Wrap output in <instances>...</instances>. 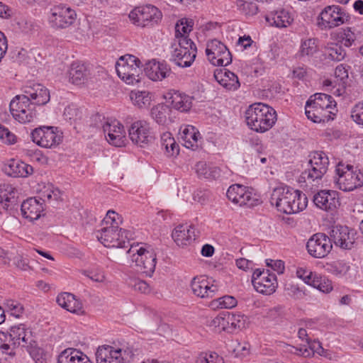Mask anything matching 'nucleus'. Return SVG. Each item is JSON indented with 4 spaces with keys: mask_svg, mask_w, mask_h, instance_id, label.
Masks as SVG:
<instances>
[{
    "mask_svg": "<svg viewBox=\"0 0 363 363\" xmlns=\"http://www.w3.org/2000/svg\"><path fill=\"white\" fill-rule=\"evenodd\" d=\"M23 94L16 96L10 102L9 110L13 118L21 124L30 123L35 117L34 105L45 104V86L29 82L22 88Z\"/></svg>",
    "mask_w": 363,
    "mask_h": 363,
    "instance_id": "f257e3e1",
    "label": "nucleus"
},
{
    "mask_svg": "<svg viewBox=\"0 0 363 363\" xmlns=\"http://www.w3.org/2000/svg\"><path fill=\"white\" fill-rule=\"evenodd\" d=\"M1 339L9 341L13 347H25L35 363H45V350L42 338L26 324L11 326L6 331H0Z\"/></svg>",
    "mask_w": 363,
    "mask_h": 363,
    "instance_id": "f03ea898",
    "label": "nucleus"
},
{
    "mask_svg": "<svg viewBox=\"0 0 363 363\" xmlns=\"http://www.w3.org/2000/svg\"><path fill=\"white\" fill-rule=\"evenodd\" d=\"M270 203L277 209L286 214L298 213L304 210L308 204V199L305 194L289 186L275 188L270 197Z\"/></svg>",
    "mask_w": 363,
    "mask_h": 363,
    "instance_id": "7ed1b4c3",
    "label": "nucleus"
},
{
    "mask_svg": "<svg viewBox=\"0 0 363 363\" xmlns=\"http://www.w3.org/2000/svg\"><path fill=\"white\" fill-rule=\"evenodd\" d=\"M275 110L263 103L250 105L245 111L247 126L258 133H264L273 127L277 121Z\"/></svg>",
    "mask_w": 363,
    "mask_h": 363,
    "instance_id": "20e7f679",
    "label": "nucleus"
},
{
    "mask_svg": "<svg viewBox=\"0 0 363 363\" xmlns=\"http://www.w3.org/2000/svg\"><path fill=\"white\" fill-rule=\"evenodd\" d=\"M126 255L142 273L149 277L152 275L155 270L157 254L151 245H145V247H139L138 245H131Z\"/></svg>",
    "mask_w": 363,
    "mask_h": 363,
    "instance_id": "39448f33",
    "label": "nucleus"
},
{
    "mask_svg": "<svg viewBox=\"0 0 363 363\" xmlns=\"http://www.w3.org/2000/svg\"><path fill=\"white\" fill-rule=\"evenodd\" d=\"M335 171L338 175L335 184L340 190L350 191L363 186V173L354 170L353 166L339 162Z\"/></svg>",
    "mask_w": 363,
    "mask_h": 363,
    "instance_id": "423d86ee",
    "label": "nucleus"
},
{
    "mask_svg": "<svg viewBox=\"0 0 363 363\" xmlns=\"http://www.w3.org/2000/svg\"><path fill=\"white\" fill-rule=\"evenodd\" d=\"M130 233L118 225L102 228L96 233V237L106 247L126 248L130 246Z\"/></svg>",
    "mask_w": 363,
    "mask_h": 363,
    "instance_id": "0eeeda50",
    "label": "nucleus"
},
{
    "mask_svg": "<svg viewBox=\"0 0 363 363\" xmlns=\"http://www.w3.org/2000/svg\"><path fill=\"white\" fill-rule=\"evenodd\" d=\"M128 16L134 25L144 28L157 24L162 18V13L155 6L147 4L135 7Z\"/></svg>",
    "mask_w": 363,
    "mask_h": 363,
    "instance_id": "6e6552de",
    "label": "nucleus"
},
{
    "mask_svg": "<svg viewBox=\"0 0 363 363\" xmlns=\"http://www.w3.org/2000/svg\"><path fill=\"white\" fill-rule=\"evenodd\" d=\"M141 65L140 60L134 55L121 56L116 64V69L118 77L128 84L138 82V71Z\"/></svg>",
    "mask_w": 363,
    "mask_h": 363,
    "instance_id": "1a4fd4ad",
    "label": "nucleus"
},
{
    "mask_svg": "<svg viewBox=\"0 0 363 363\" xmlns=\"http://www.w3.org/2000/svg\"><path fill=\"white\" fill-rule=\"evenodd\" d=\"M228 199L240 206L252 208L262 203L259 196L248 187L240 184L231 185L226 193Z\"/></svg>",
    "mask_w": 363,
    "mask_h": 363,
    "instance_id": "9d476101",
    "label": "nucleus"
},
{
    "mask_svg": "<svg viewBox=\"0 0 363 363\" xmlns=\"http://www.w3.org/2000/svg\"><path fill=\"white\" fill-rule=\"evenodd\" d=\"M349 16L339 6H326L318 17V26L322 29H330L342 25Z\"/></svg>",
    "mask_w": 363,
    "mask_h": 363,
    "instance_id": "9b49d317",
    "label": "nucleus"
},
{
    "mask_svg": "<svg viewBox=\"0 0 363 363\" xmlns=\"http://www.w3.org/2000/svg\"><path fill=\"white\" fill-rule=\"evenodd\" d=\"M206 54L214 66L225 67L232 62L230 52L223 43L216 39L207 43Z\"/></svg>",
    "mask_w": 363,
    "mask_h": 363,
    "instance_id": "f8f14e48",
    "label": "nucleus"
},
{
    "mask_svg": "<svg viewBox=\"0 0 363 363\" xmlns=\"http://www.w3.org/2000/svg\"><path fill=\"white\" fill-rule=\"evenodd\" d=\"M76 17V12L69 7L57 5L50 9L48 22L51 28L62 29L72 25Z\"/></svg>",
    "mask_w": 363,
    "mask_h": 363,
    "instance_id": "ddd939ff",
    "label": "nucleus"
},
{
    "mask_svg": "<svg viewBox=\"0 0 363 363\" xmlns=\"http://www.w3.org/2000/svg\"><path fill=\"white\" fill-rule=\"evenodd\" d=\"M128 134L133 143L141 147L148 145L155 139L150 124L145 121H137L133 123L128 129Z\"/></svg>",
    "mask_w": 363,
    "mask_h": 363,
    "instance_id": "4468645a",
    "label": "nucleus"
},
{
    "mask_svg": "<svg viewBox=\"0 0 363 363\" xmlns=\"http://www.w3.org/2000/svg\"><path fill=\"white\" fill-rule=\"evenodd\" d=\"M306 248L310 255L323 258L333 248L330 238L324 233H315L308 240Z\"/></svg>",
    "mask_w": 363,
    "mask_h": 363,
    "instance_id": "2eb2a0df",
    "label": "nucleus"
},
{
    "mask_svg": "<svg viewBox=\"0 0 363 363\" xmlns=\"http://www.w3.org/2000/svg\"><path fill=\"white\" fill-rule=\"evenodd\" d=\"M103 131L106 140L116 147L124 145L123 126L117 121H106L102 124Z\"/></svg>",
    "mask_w": 363,
    "mask_h": 363,
    "instance_id": "dca6fc26",
    "label": "nucleus"
},
{
    "mask_svg": "<svg viewBox=\"0 0 363 363\" xmlns=\"http://www.w3.org/2000/svg\"><path fill=\"white\" fill-rule=\"evenodd\" d=\"M6 174L14 178H26L33 172V167L18 159H10L3 166Z\"/></svg>",
    "mask_w": 363,
    "mask_h": 363,
    "instance_id": "f3484780",
    "label": "nucleus"
},
{
    "mask_svg": "<svg viewBox=\"0 0 363 363\" xmlns=\"http://www.w3.org/2000/svg\"><path fill=\"white\" fill-rule=\"evenodd\" d=\"M330 238L335 245L344 250H350L354 243V237L350 235V230L346 226H335L330 232Z\"/></svg>",
    "mask_w": 363,
    "mask_h": 363,
    "instance_id": "a211bd4d",
    "label": "nucleus"
},
{
    "mask_svg": "<svg viewBox=\"0 0 363 363\" xmlns=\"http://www.w3.org/2000/svg\"><path fill=\"white\" fill-rule=\"evenodd\" d=\"M338 193L331 190H321L313 196V203L319 208L329 211L339 205Z\"/></svg>",
    "mask_w": 363,
    "mask_h": 363,
    "instance_id": "6ab92c4d",
    "label": "nucleus"
},
{
    "mask_svg": "<svg viewBox=\"0 0 363 363\" xmlns=\"http://www.w3.org/2000/svg\"><path fill=\"white\" fill-rule=\"evenodd\" d=\"M146 76L152 81H162L171 74V69L164 62H157L155 60L149 61L144 68Z\"/></svg>",
    "mask_w": 363,
    "mask_h": 363,
    "instance_id": "aec40b11",
    "label": "nucleus"
},
{
    "mask_svg": "<svg viewBox=\"0 0 363 363\" xmlns=\"http://www.w3.org/2000/svg\"><path fill=\"white\" fill-rule=\"evenodd\" d=\"M306 116L307 118L314 123H325L333 119L335 113L328 109L319 107L314 104L311 99H309L306 104Z\"/></svg>",
    "mask_w": 363,
    "mask_h": 363,
    "instance_id": "412c9836",
    "label": "nucleus"
},
{
    "mask_svg": "<svg viewBox=\"0 0 363 363\" xmlns=\"http://www.w3.org/2000/svg\"><path fill=\"white\" fill-rule=\"evenodd\" d=\"M57 303L67 311L78 315L85 314V311L82 301L76 298V296L70 293H62L57 297Z\"/></svg>",
    "mask_w": 363,
    "mask_h": 363,
    "instance_id": "4be33fe9",
    "label": "nucleus"
},
{
    "mask_svg": "<svg viewBox=\"0 0 363 363\" xmlns=\"http://www.w3.org/2000/svg\"><path fill=\"white\" fill-rule=\"evenodd\" d=\"M18 191L11 184H0V203L6 211H12L18 206Z\"/></svg>",
    "mask_w": 363,
    "mask_h": 363,
    "instance_id": "5701e85b",
    "label": "nucleus"
},
{
    "mask_svg": "<svg viewBox=\"0 0 363 363\" xmlns=\"http://www.w3.org/2000/svg\"><path fill=\"white\" fill-rule=\"evenodd\" d=\"M21 210L25 218L33 221L40 218L44 208L40 200L36 198H29L21 203Z\"/></svg>",
    "mask_w": 363,
    "mask_h": 363,
    "instance_id": "b1692460",
    "label": "nucleus"
},
{
    "mask_svg": "<svg viewBox=\"0 0 363 363\" xmlns=\"http://www.w3.org/2000/svg\"><path fill=\"white\" fill-rule=\"evenodd\" d=\"M122 349L114 350L109 345L99 347L96 352L97 363H123Z\"/></svg>",
    "mask_w": 363,
    "mask_h": 363,
    "instance_id": "393cba45",
    "label": "nucleus"
},
{
    "mask_svg": "<svg viewBox=\"0 0 363 363\" xmlns=\"http://www.w3.org/2000/svg\"><path fill=\"white\" fill-rule=\"evenodd\" d=\"M214 78L221 86L228 90L235 91L240 86L237 75L225 68L216 69L214 71Z\"/></svg>",
    "mask_w": 363,
    "mask_h": 363,
    "instance_id": "a878e982",
    "label": "nucleus"
},
{
    "mask_svg": "<svg viewBox=\"0 0 363 363\" xmlns=\"http://www.w3.org/2000/svg\"><path fill=\"white\" fill-rule=\"evenodd\" d=\"M191 287L193 293L201 298H211L218 291L216 286H209V283L204 277H194L191 281Z\"/></svg>",
    "mask_w": 363,
    "mask_h": 363,
    "instance_id": "bb28decb",
    "label": "nucleus"
},
{
    "mask_svg": "<svg viewBox=\"0 0 363 363\" xmlns=\"http://www.w3.org/2000/svg\"><path fill=\"white\" fill-rule=\"evenodd\" d=\"M62 191L52 184H47V213L52 216L55 209H60L62 207Z\"/></svg>",
    "mask_w": 363,
    "mask_h": 363,
    "instance_id": "cd10ccee",
    "label": "nucleus"
},
{
    "mask_svg": "<svg viewBox=\"0 0 363 363\" xmlns=\"http://www.w3.org/2000/svg\"><path fill=\"white\" fill-rule=\"evenodd\" d=\"M172 238L178 246L184 247L194 240L198 235L195 234V229L192 226L188 228L184 225H179L172 232Z\"/></svg>",
    "mask_w": 363,
    "mask_h": 363,
    "instance_id": "c85d7f7f",
    "label": "nucleus"
},
{
    "mask_svg": "<svg viewBox=\"0 0 363 363\" xmlns=\"http://www.w3.org/2000/svg\"><path fill=\"white\" fill-rule=\"evenodd\" d=\"M57 363H92V362L80 350L67 348L59 354Z\"/></svg>",
    "mask_w": 363,
    "mask_h": 363,
    "instance_id": "c756f323",
    "label": "nucleus"
},
{
    "mask_svg": "<svg viewBox=\"0 0 363 363\" xmlns=\"http://www.w3.org/2000/svg\"><path fill=\"white\" fill-rule=\"evenodd\" d=\"M196 56V51L193 50L190 51L186 48H175L172 52L171 60L174 61L176 65L182 67H189L194 62Z\"/></svg>",
    "mask_w": 363,
    "mask_h": 363,
    "instance_id": "7c9ffc66",
    "label": "nucleus"
},
{
    "mask_svg": "<svg viewBox=\"0 0 363 363\" xmlns=\"http://www.w3.org/2000/svg\"><path fill=\"white\" fill-rule=\"evenodd\" d=\"M88 75L89 71L86 67L79 62H72L68 71L69 82L76 85L84 84Z\"/></svg>",
    "mask_w": 363,
    "mask_h": 363,
    "instance_id": "2f4dec72",
    "label": "nucleus"
},
{
    "mask_svg": "<svg viewBox=\"0 0 363 363\" xmlns=\"http://www.w3.org/2000/svg\"><path fill=\"white\" fill-rule=\"evenodd\" d=\"M168 99L172 108L181 112L188 111L192 106L193 98L179 91H174Z\"/></svg>",
    "mask_w": 363,
    "mask_h": 363,
    "instance_id": "473e14b6",
    "label": "nucleus"
},
{
    "mask_svg": "<svg viewBox=\"0 0 363 363\" xmlns=\"http://www.w3.org/2000/svg\"><path fill=\"white\" fill-rule=\"evenodd\" d=\"M261 283L255 281V290L262 294L270 295L273 294L277 287V277L269 271L260 280Z\"/></svg>",
    "mask_w": 363,
    "mask_h": 363,
    "instance_id": "72a5a7b5",
    "label": "nucleus"
},
{
    "mask_svg": "<svg viewBox=\"0 0 363 363\" xmlns=\"http://www.w3.org/2000/svg\"><path fill=\"white\" fill-rule=\"evenodd\" d=\"M196 173L199 177L208 179H216L220 175V169L215 166L199 162L196 165Z\"/></svg>",
    "mask_w": 363,
    "mask_h": 363,
    "instance_id": "f704fd0d",
    "label": "nucleus"
},
{
    "mask_svg": "<svg viewBox=\"0 0 363 363\" xmlns=\"http://www.w3.org/2000/svg\"><path fill=\"white\" fill-rule=\"evenodd\" d=\"M160 145L164 150L167 156L171 157L179 154V145L176 143L172 134L169 132L164 133L160 138Z\"/></svg>",
    "mask_w": 363,
    "mask_h": 363,
    "instance_id": "c9c22d12",
    "label": "nucleus"
},
{
    "mask_svg": "<svg viewBox=\"0 0 363 363\" xmlns=\"http://www.w3.org/2000/svg\"><path fill=\"white\" fill-rule=\"evenodd\" d=\"M130 97L135 106L145 108L150 106L153 95L147 91H132Z\"/></svg>",
    "mask_w": 363,
    "mask_h": 363,
    "instance_id": "e433bc0d",
    "label": "nucleus"
},
{
    "mask_svg": "<svg viewBox=\"0 0 363 363\" xmlns=\"http://www.w3.org/2000/svg\"><path fill=\"white\" fill-rule=\"evenodd\" d=\"M272 22L277 28H286L293 22V18L285 9L277 11L272 17Z\"/></svg>",
    "mask_w": 363,
    "mask_h": 363,
    "instance_id": "4c0bfd02",
    "label": "nucleus"
},
{
    "mask_svg": "<svg viewBox=\"0 0 363 363\" xmlns=\"http://www.w3.org/2000/svg\"><path fill=\"white\" fill-rule=\"evenodd\" d=\"M325 55L326 59H329L334 62H340L346 57V51L338 44H333L332 46L325 48Z\"/></svg>",
    "mask_w": 363,
    "mask_h": 363,
    "instance_id": "58836bf2",
    "label": "nucleus"
},
{
    "mask_svg": "<svg viewBox=\"0 0 363 363\" xmlns=\"http://www.w3.org/2000/svg\"><path fill=\"white\" fill-rule=\"evenodd\" d=\"M314 99L312 102L314 104L318 105L319 107L323 108L328 110H334L335 108L336 103L333 98L328 94L323 93H317L313 95Z\"/></svg>",
    "mask_w": 363,
    "mask_h": 363,
    "instance_id": "ea45409f",
    "label": "nucleus"
},
{
    "mask_svg": "<svg viewBox=\"0 0 363 363\" xmlns=\"http://www.w3.org/2000/svg\"><path fill=\"white\" fill-rule=\"evenodd\" d=\"M199 136V133L193 126L186 127L182 131V138L185 143V146L188 148L198 147Z\"/></svg>",
    "mask_w": 363,
    "mask_h": 363,
    "instance_id": "a19ab883",
    "label": "nucleus"
},
{
    "mask_svg": "<svg viewBox=\"0 0 363 363\" xmlns=\"http://www.w3.org/2000/svg\"><path fill=\"white\" fill-rule=\"evenodd\" d=\"M62 140V133L57 127L47 125V148L58 145Z\"/></svg>",
    "mask_w": 363,
    "mask_h": 363,
    "instance_id": "79ce46f5",
    "label": "nucleus"
},
{
    "mask_svg": "<svg viewBox=\"0 0 363 363\" xmlns=\"http://www.w3.org/2000/svg\"><path fill=\"white\" fill-rule=\"evenodd\" d=\"M194 26V21L191 19L182 18L175 25V38L188 36Z\"/></svg>",
    "mask_w": 363,
    "mask_h": 363,
    "instance_id": "37998d69",
    "label": "nucleus"
},
{
    "mask_svg": "<svg viewBox=\"0 0 363 363\" xmlns=\"http://www.w3.org/2000/svg\"><path fill=\"white\" fill-rule=\"evenodd\" d=\"M318 51V45L316 40L314 38H309L303 40L301 44L299 50L300 55L302 57L313 56Z\"/></svg>",
    "mask_w": 363,
    "mask_h": 363,
    "instance_id": "c03bdc74",
    "label": "nucleus"
},
{
    "mask_svg": "<svg viewBox=\"0 0 363 363\" xmlns=\"http://www.w3.org/2000/svg\"><path fill=\"white\" fill-rule=\"evenodd\" d=\"M329 164V160L326 154L323 152H314L313 157L309 160L308 166H314L319 169L323 167V169L327 172Z\"/></svg>",
    "mask_w": 363,
    "mask_h": 363,
    "instance_id": "a18cd8bd",
    "label": "nucleus"
},
{
    "mask_svg": "<svg viewBox=\"0 0 363 363\" xmlns=\"http://www.w3.org/2000/svg\"><path fill=\"white\" fill-rule=\"evenodd\" d=\"M235 316L230 315V313L218 315L211 321L210 326L217 328L218 331L225 330L230 320H233Z\"/></svg>",
    "mask_w": 363,
    "mask_h": 363,
    "instance_id": "49530a36",
    "label": "nucleus"
},
{
    "mask_svg": "<svg viewBox=\"0 0 363 363\" xmlns=\"http://www.w3.org/2000/svg\"><path fill=\"white\" fill-rule=\"evenodd\" d=\"M4 305L6 311L10 313L12 316L16 318H20L24 312L23 306L16 300H6Z\"/></svg>",
    "mask_w": 363,
    "mask_h": 363,
    "instance_id": "de8ad7c7",
    "label": "nucleus"
},
{
    "mask_svg": "<svg viewBox=\"0 0 363 363\" xmlns=\"http://www.w3.org/2000/svg\"><path fill=\"white\" fill-rule=\"evenodd\" d=\"M238 9L246 16H253L257 14L258 7L252 1H245L244 0H236Z\"/></svg>",
    "mask_w": 363,
    "mask_h": 363,
    "instance_id": "09e8293b",
    "label": "nucleus"
},
{
    "mask_svg": "<svg viewBox=\"0 0 363 363\" xmlns=\"http://www.w3.org/2000/svg\"><path fill=\"white\" fill-rule=\"evenodd\" d=\"M0 141L7 145H12L18 142V137L8 128L0 123Z\"/></svg>",
    "mask_w": 363,
    "mask_h": 363,
    "instance_id": "8fccbe9b",
    "label": "nucleus"
},
{
    "mask_svg": "<svg viewBox=\"0 0 363 363\" xmlns=\"http://www.w3.org/2000/svg\"><path fill=\"white\" fill-rule=\"evenodd\" d=\"M323 167L317 168L314 166H309V167L306 169L301 174V178L311 181H315L316 179H321L322 177L326 173L325 170L323 169Z\"/></svg>",
    "mask_w": 363,
    "mask_h": 363,
    "instance_id": "3c124183",
    "label": "nucleus"
},
{
    "mask_svg": "<svg viewBox=\"0 0 363 363\" xmlns=\"http://www.w3.org/2000/svg\"><path fill=\"white\" fill-rule=\"evenodd\" d=\"M196 363H224V360L216 352H201L198 356Z\"/></svg>",
    "mask_w": 363,
    "mask_h": 363,
    "instance_id": "603ef678",
    "label": "nucleus"
},
{
    "mask_svg": "<svg viewBox=\"0 0 363 363\" xmlns=\"http://www.w3.org/2000/svg\"><path fill=\"white\" fill-rule=\"evenodd\" d=\"M167 107L164 106H157L153 107L151 110L152 118L158 123L164 124L167 120Z\"/></svg>",
    "mask_w": 363,
    "mask_h": 363,
    "instance_id": "864d4df0",
    "label": "nucleus"
},
{
    "mask_svg": "<svg viewBox=\"0 0 363 363\" xmlns=\"http://www.w3.org/2000/svg\"><path fill=\"white\" fill-rule=\"evenodd\" d=\"M65 118L69 121H76L82 117V111L74 104L67 106L63 113Z\"/></svg>",
    "mask_w": 363,
    "mask_h": 363,
    "instance_id": "5fc2aeb1",
    "label": "nucleus"
},
{
    "mask_svg": "<svg viewBox=\"0 0 363 363\" xmlns=\"http://www.w3.org/2000/svg\"><path fill=\"white\" fill-rule=\"evenodd\" d=\"M45 125L35 128L31 133V138L33 143L40 147H45L43 143V138L45 137Z\"/></svg>",
    "mask_w": 363,
    "mask_h": 363,
    "instance_id": "6e6d98bb",
    "label": "nucleus"
},
{
    "mask_svg": "<svg viewBox=\"0 0 363 363\" xmlns=\"http://www.w3.org/2000/svg\"><path fill=\"white\" fill-rule=\"evenodd\" d=\"M352 120L359 125H363V102L353 106L351 111Z\"/></svg>",
    "mask_w": 363,
    "mask_h": 363,
    "instance_id": "4d7b16f0",
    "label": "nucleus"
},
{
    "mask_svg": "<svg viewBox=\"0 0 363 363\" xmlns=\"http://www.w3.org/2000/svg\"><path fill=\"white\" fill-rule=\"evenodd\" d=\"M340 38L341 44L347 48H349L354 43L356 37L355 34L351 31L350 28H347L344 29L343 33L340 35Z\"/></svg>",
    "mask_w": 363,
    "mask_h": 363,
    "instance_id": "13d9d810",
    "label": "nucleus"
},
{
    "mask_svg": "<svg viewBox=\"0 0 363 363\" xmlns=\"http://www.w3.org/2000/svg\"><path fill=\"white\" fill-rule=\"evenodd\" d=\"M350 269V267L345 263L337 261L330 264V270L336 275L345 274Z\"/></svg>",
    "mask_w": 363,
    "mask_h": 363,
    "instance_id": "bf43d9fd",
    "label": "nucleus"
},
{
    "mask_svg": "<svg viewBox=\"0 0 363 363\" xmlns=\"http://www.w3.org/2000/svg\"><path fill=\"white\" fill-rule=\"evenodd\" d=\"M216 302L218 303V305L217 306L218 307L219 306L225 308H232L238 303L237 300L231 296H224L217 299Z\"/></svg>",
    "mask_w": 363,
    "mask_h": 363,
    "instance_id": "052dcab7",
    "label": "nucleus"
},
{
    "mask_svg": "<svg viewBox=\"0 0 363 363\" xmlns=\"http://www.w3.org/2000/svg\"><path fill=\"white\" fill-rule=\"evenodd\" d=\"M176 38L178 39V48H186L189 52L194 50L197 52L195 43L188 36H182Z\"/></svg>",
    "mask_w": 363,
    "mask_h": 363,
    "instance_id": "680f3d73",
    "label": "nucleus"
},
{
    "mask_svg": "<svg viewBox=\"0 0 363 363\" xmlns=\"http://www.w3.org/2000/svg\"><path fill=\"white\" fill-rule=\"evenodd\" d=\"M318 284L313 286L314 288L324 293H328L333 289L331 281L325 277L320 276V279H318Z\"/></svg>",
    "mask_w": 363,
    "mask_h": 363,
    "instance_id": "e2e57ef3",
    "label": "nucleus"
},
{
    "mask_svg": "<svg viewBox=\"0 0 363 363\" xmlns=\"http://www.w3.org/2000/svg\"><path fill=\"white\" fill-rule=\"evenodd\" d=\"M266 264L268 267H270L274 271L277 272L278 274H281L284 273V263L283 261L267 259Z\"/></svg>",
    "mask_w": 363,
    "mask_h": 363,
    "instance_id": "0e129e2a",
    "label": "nucleus"
},
{
    "mask_svg": "<svg viewBox=\"0 0 363 363\" xmlns=\"http://www.w3.org/2000/svg\"><path fill=\"white\" fill-rule=\"evenodd\" d=\"M28 155L33 162L43 164L45 162V157L42 150H30L28 152Z\"/></svg>",
    "mask_w": 363,
    "mask_h": 363,
    "instance_id": "69168bd1",
    "label": "nucleus"
},
{
    "mask_svg": "<svg viewBox=\"0 0 363 363\" xmlns=\"http://www.w3.org/2000/svg\"><path fill=\"white\" fill-rule=\"evenodd\" d=\"M306 342L308 345V350L310 351L311 354H314L315 352L321 354L324 352V349L319 341H311V339H306Z\"/></svg>",
    "mask_w": 363,
    "mask_h": 363,
    "instance_id": "338daca9",
    "label": "nucleus"
},
{
    "mask_svg": "<svg viewBox=\"0 0 363 363\" xmlns=\"http://www.w3.org/2000/svg\"><path fill=\"white\" fill-rule=\"evenodd\" d=\"M335 77L339 78L340 80H343L348 77V71L346 69V66L343 64L337 65L335 70Z\"/></svg>",
    "mask_w": 363,
    "mask_h": 363,
    "instance_id": "774afa93",
    "label": "nucleus"
}]
</instances>
